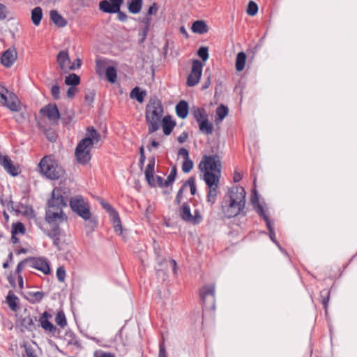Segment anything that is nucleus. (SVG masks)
<instances>
[{
  "label": "nucleus",
  "mask_w": 357,
  "mask_h": 357,
  "mask_svg": "<svg viewBox=\"0 0 357 357\" xmlns=\"http://www.w3.org/2000/svg\"><path fill=\"white\" fill-rule=\"evenodd\" d=\"M100 204L102 205V208H105L109 213V217L113 216V212L117 213V211L109 203L105 202L103 200H101Z\"/></svg>",
  "instance_id": "obj_50"
},
{
  "label": "nucleus",
  "mask_w": 357,
  "mask_h": 357,
  "mask_svg": "<svg viewBox=\"0 0 357 357\" xmlns=\"http://www.w3.org/2000/svg\"><path fill=\"white\" fill-rule=\"evenodd\" d=\"M150 28L144 26L141 31L140 35L142 36V39L140 40L141 43L144 42L146 39L147 34L149 31Z\"/></svg>",
  "instance_id": "obj_59"
},
{
  "label": "nucleus",
  "mask_w": 357,
  "mask_h": 357,
  "mask_svg": "<svg viewBox=\"0 0 357 357\" xmlns=\"http://www.w3.org/2000/svg\"><path fill=\"white\" fill-rule=\"evenodd\" d=\"M56 62L61 71L66 73L73 70V66H71V61L68 51L62 50L56 56Z\"/></svg>",
  "instance_id": "obj_12"
},
{
  "label": "nucleus",
  "mask_w": 357,
  "mask_h": 357,
  "mask_svg": "<svg viewBox=\"0 0 357 357\" xmlns=\"http://www.w3.org/2000/svg\"><path fill=\"white\" fill-rule=\"evenodd\" d=\"M193 162L190 159L185 160L182 165V170L185 173L190 172L193 168Z\"/></svg>",
  "instance_id": "obj_46"
},
{
  "label": "nucleus",
  "mask_w": 357,
  "mask_h": 357,
  "mask_svg": "<svg viewBox=\"0 0 357 357\" xmlns=\"http://www.w3.org/2000/svg\"><path fill=\"white\" fill-rule=\"evenodd\" d=\"M43 17V10L40 7H36L31 11V20L34 25L40 24Z\"/></svg>",
  "instance_id": "obj_31"
},
{
  "label": "nucleus",
  "mask_w": 357,
  "mask_h": 357,
  "mask_svg": "<svg viewBox=\"0 0 357 357\" xmlns=\"http://www.w3.org/2000/svg\"><path fill=\"white\" fill-rule=\"evenodd\" d=\"M36 317H32L28 315L24 317L22 320V325L27 330L31 331L35 328L34 321H36Z\"/></svg>",
  "instance_id": "obj_35"
},
{
  "label": "nucleus",
  "mask_w": 357,
  "mask_h": 357,
  "mask_svg": "<svg viewBox=\"0 0 357 357\" xmlns=\"http://www.w3.org/2000/svg\"><path fill=\"white\" fill-rule=\"evenodd\" d=\"M176 176V167L175 166H174L172 168L171 172H170L169 176H167V178L165 181V185L166 186H168L169 185L172 184L174 182V181L175 180Z\"/></svg>",
  "instance_id": "obj_45"
},
{
  "label": "nucleus",
  "mask_w": 357,
  "mask_h": 357,
  "mask_svg": "<svg viewBox=\"0 0 357 357\" xmlns=\"http://www.w3.org/2000/svg\"><path fill=\"white\" fill-rule=\"evenodd\" d=\"M183 188H186L187 186H189L190 188V192L192 195H194L196 193V183H195V178L193 177H190L183 185Z\"/></svg>",
  "instance_id": "obj_44"
},
{
  "label": "nucleus",
  "mask_w": 357,
  "mask_h": 357,
  "mask_svg": "<svg viewBox=\"0 0 357 357\" xmlns=\"http://www.w3.org/2000/svg\"><path fill=\"white\" fill-rule=\"evenodd\" d=\"M40 114L47 117L52 123H56L60 117L58 107L56 105L49 104L40 109Z\"/></svg>",
  "instance_id": "obj_16"
},
{
  "label": "nucleus",
  "mask_w": 357,
  "mask_h": 357,
  "mask_svg": "<svg viewBox=\"0 0 357 357\" xmlns=\"http://www.w3.org/2000/svg\"><path fill=\"white\" fill-rule=\"evenodd\" d=\"M204 173V180L208 188H218L220 171L206 172Z\"/></svg>",
  "instance_id": "obj_19"
},
{
  "label": "nucleus",
  "mask_w": 357,
  "mask_h": 357,
  "mask_svg": "<svg viewBox=\"0 0 357 357\" xmlns=\"http://www.w3.org/2000/svg\"><path fill=\"white\" fill-rule=\"evenodd\" d=\"M80 82V78L75 73L70 74L65 78V84L68 86H75Z\"/></svg>",
  "instance_id": "obj_37"
},
{
  "label": "nucleus",
  "mask_w": 357,
  "mask_h": 357,
  "mask_svg": "<svg viewBox=\"0 0 357 357\" xmlns=\"http://www.w3.org/2000/svg\"><path fill=\"white\" fill-rule=\"evenodd\" d=\"M0 165L3 167L5 171L11 176H17L18 172V167L15 166L11 159L6 155H2L0 153Z\"/></svg>",
  "instance_id": "obj_17"
},
{
  "label": "nucleus",
  "mask_w": 357,
  "mask_h": 357,
  "mask_svg": "<svg viewBox=\"0 0 357 357\" xmlns=\"http://www.w3.org/2000/svg\"><path fill=\"white\" fill-rule=\"evenodd\" d=\"M26 353L27 357H38L37 355L35 354L33 349L26 348Z\"/></svg>",
  "instance_id": "obj_64"
},
{
  "label": "nucleus",
  "mask_w": 357,
  "mask_h": 357,
  "mask_svg": "<svg viewBox=\"0 0 357 357\" xmlns=\"http://www.w3.org/2000/svg\"><path fill=\"white\" fill-rule=\"evenodd\" d=\"M94 357H114V356L110 353L105 352L102 351H97L94 353Z\"/></svg>",
  "instance_id": "obj_56"
},
{
  "label": "nucleus",
  "mask_w": 357,
  "mask_h": 357,
  "mask_svg": "<svg viewBox=\"0 0 357 357\" xmlns=\"http://www.w3.org/2000/svg\"><path fill=\"white\" fill-rule=\"evenodd\" d=\"M158 357H167L166 350L163 342L160 344Z\"/></svg>",
  "instance_id": "obj_62"
},
{
  "label": "nucleus",
  "mask_w": 357,
  "mask_h": 357,
  "mask_svg": "<svg viewBox=\"0 0 357 357\" xmlns=\"http://www.w3.org/2000/svg\"><path fill=\"white\" fill-rule=\"evenodd\" d=\"M52 318V314L47 312H44L38 319L40 326L45 331L53 335L56 332V327L54 326L49 319Z\"/></svg>",
  "instance_id": "obj_18"
},
{
  "label": "nucleus",
  "mask_w": 357,
  "mask_h": 357,
  "mask_svg": "<svg viewBox=\"0 0 357 357\" xmlns=\"http://www.w3.org/2000/svg\"><path fill=\"white\" fill-rule=\"evenodd\" d=\"M154 167H155V158H151L149 161V164L147 165L145 170V176L148 183L151 186H155V179L153 176L154 173Z\"/></svg>",
  "instance_id": "obj_22"
},
{
  "label": "nucleus",
  "mask_w": 357,
  "mask_h": 357,
  "mask_svg": "<svg viewBox=\"0 0 357 357\" xmlns=\"http://www.w3.org/2000/svg\"><path fill=\"white\" fill-rule=\"evenodd\" d=\"M56 277L58 280L63 282L66 278V271L63 267L59 266L56 270Z\"/></svg>",
  "instance_id": "obj_52"
},
{
  "label": "nucleus",
  "mask_w": 357,
  "mask_h": 357,
  "mask_svg": "<svg viewBox=\"0 0 357 357\" xmlns=\"http://www.w3.org/2000/svg\"><path fill=\"white\" fill-rule=\"evenodd\" d=\"M55 322L61 328H64L67 325V321L63 312L59 311L57 312L55 317Z\"/></svg>",
  "instance_id": "obj_42"
},
{
  "label": "nucleus",
  "mask_w": 357,
  "mask_h": 357,
  "mask_svg": "<svg viewBox=\"0 0 357 357\" xmlns=\"http://www.w3.org/2000/svg\"><path fill=\"white\" fill-rule=\"evenodd\" d=\"M47 235L52 240L53 244L59 250H61V244L64 242L65 234L59 227H52L47 234Z\"/></svg>",
  "instance_id": "obj_14"
},
{
  "label": "nucleus",
  "mask_w": 357,
  "mask_h": 357,
  "mask_svg": "<svg viewBox=\"0 0 357 357\" xmlns=\"http://www.w3.org/2000/svg\"><path fill=\"white\" fill-rule=\"evenodd\" d=\"M51 93L55 100H58L60 98V88L56 84L51 87Z\"/></svg>",
  "instance_id": "obj_53"
},
{
  "label": "nucleus",
  "mask_w": 357,
  "mask_h": 357,
  "mask_svg": "<svg viewBox=\"0 0 357 357\" xmlns=\"http://www.w3.org/2000/svg\"><path fill=\"white\" fill-rule=\"evenodd\" d=\"M200 298L204 305L207 303L208 297L211 298V305L212 307L215 306V285L207 284L204 286L199 291Z\"/></svg>",
  "instance_id": "obj_13"
},
{
  "label": "nucleus",
  "mask_w": 357,
  "mask_h": 357,
  "mask_svg": "<svg viewBox=\"0 0 357 357\" xmlns=\"http://www.w3.org/2000/svg\"><path fill=\"white\" fill-rule=\"evenodd\" d=\"M162 114L163 107L160 100L156 98H151L146 105L145 113L149 133H153L159 129Z\"/></svg>",
  "instance_id": "obj_3"
},
{
  "label": "nucleus",
  "mask_w": 357,
  "mask_h": 357,
  "mask_svg": "<svg viewBox=\"0 0 357 357\" xmlns=\"http://www.w3.org/2000/svg\"><path fill=\"white\" fill-rule=\"evenodd\" d=\"M106 67H105V62L102 60H97L96 61V72L97 73L101 76L102 74L105 71Z\"/></svg>",
  "instance_id": "obj_48"
},
{
  "label": "nucleus",
  "mask_w": 357,
  "mask_h": 357,
  "mask_svg": "<svg viewBox=\"0 0 357 357\" xmlns=\"http://www.w3.org/2000/svg\"><path fill=\"white\" fill-rule=\"evenodd\" d=\"M67 219L66 215L63 210L48 207L45 213V220L52 226L59 227V225Z\"/></svg>",
  "instance_id": "obj_10"
},
{
  "label": "nucleus",
  "mask_w": 357,
  "mask_h": 357,
  "mask_svg": "<svg viewBox=\"0 0 357 357\" xmlns=\"http://www.w3.org/2000/svg\"><path fill=\"white\" fill-rule=\"evenodd\" d=\"M256 211L259 213V215L260 216H261L263 218V219L265 220V222L266 223V226H267L269 233H270L271 239L273 242L276 243L275 233L273 230V227L271 226V221L268 217V215L266 214V211L264 210L263 206L259 203L256 206Z\"/></svg>",
  "instance_id": "obj_20"
},
{
  "label": "nucleus",
  "mask_w": 357,
  "mask_h": 357,
  "mask_svg": "<svg viewBox=\"0 0 357 357\" xmlns=\"http://www.w3.org/2000/svg\"><path fill=\"white\" fill-rule=\"evenodd\" d=\"M110 219L115 232L119 235L122 234V225L118 213L113 212V216L110 217Z\"/></svg>",
  "instance_id": "obj_29"
},
{
  "label": "nucleus",
  "mask_w": 357,
  "mask_h": 357,
  "mask_svg": "<svg viewBox=\"0 0 357 357\" xmlns=\"http://www.w3.org/2000/svg\"><path fill=\"white\" fill-rule=\"evenodd\" d=\"M68 191L60 187L55 188L52 192L51 198L47 202L48 207L63 210L67 206V197Z\"/></svg>",
  "instance_id": "obj_6"
},
{
  "label": "nucleus",
  "mask_w": 357,
  "mask_h": 357,
  "mask_svg": "<svg viewBox=\"0 0 357 357\" xmlns=\"http://www.w3.org/2000/svg\"><path fill=\"white\" fill-rule=\"evenodd\" d=\"M178 155L179 156H181L184 158V160H188V159H190L189 158V152L188 151L185 149V148H181L178 150Z\"/></svg>",
  "instance_id": "obj_55"
},
{
  "label": "nucleus",
  "mask_w": 357,
  "mask_h": 357,
  "mask_svg": "<svg viewBox=\"0 0 357 357\" xmlns=\"http://www.w3.org/2000/svg\"><path fill=\"white\" fill-rule=\"evenodd\" d=\"M246 11H247V13L249 15L255 16L257 13V12H258V6H257V4L255 2L252 1H250L248 3Z\"/></svg>",
  "instance_id": "obj_43"
},
{
  "label": "nucleus",
  "mask_w": 357,
  "mask_h": 357,
  "mask_svg": "<svg viewBox=\"0 0 357 357\" xmlns=\"http://www.w3.org/2000/svg\"><path fill=\"white\" fill-rule=\"evenodd\" d=\"M105 76L109 82L114 83L116 79V70L115 68L113 66L107 67L105 69Z\"/></svg>",
  "instance_id": "obj_38"
},
{
  "label": "nucleus",
  "mask_w": 357,
  "mask_h": 357,
  "mask_svg": "<svg viewBox=\"0 0 357 357\" xmlns=\"http://www.w3.org/2000/svg\"><path fill=\"white\" fill-rule=\"evenodd\" d=\"M191 29L195 33L203 34L208 32V27L204 21L197 20L192 24Z\"/></svg>",
  "instance_id": "obj_24"
},
{
  "label": "nucleus",
  "mask_w": 357,
  "mask_h": 357,
  "mask_svg": "<svg viewBox=\"0 0 357 357\" xmlns=\"http://www.w3.org/2000/svg\"><path fill=\"white\" fill-rule=\"evenodd\" d=\"M321 297L322 298L321 303L324 305V307L326 310L327 305L329 302L330 299V293L327 290H324L321 291Z\"/></svg>",
  "instance_id": "obj_47"
},
{
  "label": "nucleus",
  "mask_w": 357,
  "mask_h": 357,
  "mask_svg": "<svg viewBox=\"0 0 357 357\" xmlns=\"http://www.w3.org/2000/svg\"><path fill=\"white\" fill-rule=\"evenodd\" d=\"M203 65L199 60H195L192 63V70L187 79V84L194 86L199 82L202 73Z\"/></svg>",
  "instance_id": "obj_11"
},
{
  "label": "nucleus",
  "mask_w": 357,
  "mask_h": 357,
  "mask_svg": "<svg viewBox=\"0 0 357 357\" xmlns=\"http://www.w3.org/2000/svg\"><path fill=\"white\" fill-rule=\"evenodd\" d=\"M176 123L172 121L169 116H166L162 119V130L165 135H169L174 129Z\"/></svg>",
  "instance_id": "obj_26"
},
{
  "label": "nucleus",
  "mask_w": 357,
  "mask_h": 357,
  "mask_svg": "<svg viewBox=\"0 0 357 357\" xmlns=\"http://www.w3.org/2000/svg\"><path fill=\"white\" fill-rule=\"evenodd\" d=\"M142 0H131L128 4V10L132 14H137L141 11Z\"/></svg>",
  "instance_id": "obj_33"
},
{
  "label": "nucleus",
  "mask_w": 357,
  "mask_h": 357,
  "mask_svg": "<svg viewBox=\"0 0 357 357\" xmlns=\"http://www.w3.org/2000/svg\"><path fill=\"white\" fill-rule=\"evenodd\" d=\"M17 59V52L15 49H8L3 52L1 61L5 67H10Z\"/></svg>",
  "instance_id": "obj_21"
},
{
  "label": "nucleus",
  "mask_w": 357,
  "mask_h": 357,
  "mask_svg": "<svg viewBox=\"0 0 357 357\" xmlns=\"http://www.w3.org/2000/svg\"><path fill=\"white\" fill-rule=\"evenodd\" d=\"M18 298L17 297L10 291L8 293V296H6V301L8 306L10 308L14 311L16 312L17 310V301Z\"/></svg>",
  "instance_id": "obj_34"
},
{
  "label": "nucleus",
  "mask_w": 357,
  "mask_h": 357,
  "mask_svg": "<svg viewBox=\"0 0 357 357\" xmlns=\"http://www.w3.org/2000/svg\"><path fill=\"white\" fill-rule=\"evenodd\" d=\"M70 206L72 210L85 221H89L87 225L91 228L96 226V221L91 218L89 206L82 196H75L70 199Z\"/></svg>",
  "instance_id": "obj_5"
},
{
  "label": "nucleus",
  "mask_w": 357,
  "mask_h": 357,
  "mask_svg": "<svg viewBox=\"0 0 357 357\" xmlns=\"http://www.w3.org/2000/svg\"><path fill=\"white\" fill-rule=\"evenodd\" d=\"M199 169L202 172L220 171V158L216 155H204L199 165Z\"/></svg>",
  "instance_id": "obj_8"
},
{
  "label": "nucleus",
  "mask_w": 357,
  "mask_h": 357,
  "mask_svg": "<svg viewBox=\"0 0 357 357\" xmlns=\"http://www.w3.org/2000/svg\"><path fill=\"white\" fill-rule=\"evenodd\" d=\"M179 215L183 220L193 225H197L202 220V216L199 211L195 209L192 214L189 204L186 202L183 203L180 208Z\"/></svg>",
  "instance_id": "obj_9"
},
{
  "label": "nucleus",
  "mask_w": 357,
  "mask_h": 357,
  "mask_svg": "<svg viewBox=\"0 0 357 357\" xmlns=\"http://www.w3.org/2000/svg\"><path fill=\"white\" fill-rule=\"evenodd\" d=\"M200 131L206 135H211L213 131V126L209 123L208 118L199 123Z\"/></svg>",
  "instance_id": "obj_30"
},
{
  "label": "nucleus",
  "mask_w": 357,
  "mask_h": 357,
  "mask_svg": "<svg viewBox=\"0 0 357 357\" xmlns=\"http://www.w3.org/2000/svg\"><path fill=\"white\" fill-rule=\"evenodd\" d=\"M247 56L243 52L238 53L235 62L236 70L238 72L242 71L245 65Z\"/></svg>",
  "instance_id": "obj_28"
},
{
  "label": "nucleus",
  "mask_w": 357,
  "mask_h": 357,
  "mask_svg": "<svg viewBox=\"0 0 357 357\" xmlns=\"http://www.w3.org/2000/svg\"><path fill=\"white\" fill-rule=\"evenodd\" d=\"M184 188L182 186L179 190L177 192V195L175 198V203L176 204H179L182 200L183 198V193Z\"/></svg>",
  "instance_id": "obj_57"
},
{
  "label": "nucleus",
  "mask_w": 357,
  "mask_h": 357,
  "mask_svg": "<svg viewBox=\"0 0 357 357\" xmlns=\"http://www.w3.org/2000/svg\"><path fill=\"white\" fill-rule=\"evenodd\" d=\"M100 139L101 136L96 129L93 127L87 128L86 137L79 141L75 149V158L79 164L86 165L90 161L92 148Z\"/></svg>",
  "instance_id": "obj_2"
},
{
  "label": "nucleus",
  "mask_w": 357,
  "mask_h": 357,
  "mask_svg": "<svg viewBox=\"0 0 357 357\" xmlns=\"http://www.w3.org/2000/svg\"><path fill=\"white\" fill-rule=\"evenodd\" d=\"M99 8L104 13H116L119 10L107 0H102L99 3Z\"/></svg>",
  "instance_id": "obj_27"
},
{
  "label": "nucleus",
  "mask_w": 357,
  "mask_h": 357,
  "mask_svg": "<svg viewBox=\"0 0 357 357\" xmlns=\"http://www.w3.org/2000/svg\"><path fill=\"white\" fill-rule=\"evenodd\" d=\"M77 92V89L75 86H71L67 91V96L68 98H72Z\"/></svg>",
  "instance_id": "obj_60"
},
{
  "label": "nucleus",
  "mask_w": 357,
  "mask_h": 357,
  "mask_svg": "<svg viewBox=\"0 0 357 357\" xmlns=\"http://www.w3.org/2000/svg\"><path fill=\"white\" fill-rule=\"evenodd\" d=\"M0 103L12 112H18L20 109V103L18 98L10 92L3 86L0 84Z\"/></svg>",
  "instance_id": "obj_7"
},
{
  "label": "nucleus",
  "mask_w": 357,
  "mask_h": 357,
  "mask_svg": "<svg viewBox=\"0 0 357 357\" xmlns=\"http://www.w3.org/2000/svg\"><path fill=\"white\" fill-rule=\"evenodd\" d=\"M7 13V8L3 4L0 3V20L6 18Z\"/></svg>",
  "instance_id": "obj_54"
},
{
  "label": "nucleus",
  "mask_w": 357,
  "mask_h": 357,
  "mask_svg": "<svg viewBox=\"0 0 357 357\" xmlns=\"http://www.w3.org/2000/svg\"><path fill=\"white\" fill-rule=\"evenodd\" d=\"M30 266L36 269L43 272L44 274L47 275L50 273V268L47 260L43 257L31 258L28 260Z\"/></svg>",
  "instance_id": "obj_15"
},
{
  "label": "nucleus",
  "mask_w": 357,
  "mask_h": 357,
  "mask_svg": "<svg viewBox=\"0 0 357 357\" xmlns=\"http://www.w3.org/2000/svg\"><path fill=\"white\" fill-rule=\"evenodd\" d=\"M146 94L145 91H140L139 88L136 86L131 91L130 96L131 98L136 99L141 103L144 101Z\"/></svg>",
  "instance_id": "obj_32"
},
{
  "label": "nucleus",
  "mask_w": 357,
  "mask_h": 357,
  "mask_svg": "<svg viewBox=\"0 0 357 357\" xmlns=\"http://www.w3.org/2000/svg\"><path fill=\"white\" fill-rule=\"evenodd\" d=\"M116 13L118 14V19L120 21H121V22L126 21V20H127V15L126 13L121 12L120 9H119V10L118 12H116Z\"/></svg>",
  "instance_id": "obj_63"
},
{
  "label": "nucleus",
  "mask_w": 357,
  "mask_h": 357,
  "mask_svg": "<svg viewBox=\"0 0 357 357\" xmlns=\"http://www.w3.org/2000/svg\"><path fill=\"white\" fill-rule=\"evenodd\" d=\"M50 17L54 24L59 27H64L67 25L66 20L56 10H50Z\"/></svg>",
  "instance_id": "obj_23"
},
{
  "label": "nucleus",
  "mask_w": 357,
  "mask_h": 357,
  "mask_svg": "<svg viewBox=\"0 0 357 357\" xmlns=\"http://www.w3.org/2000/svg\"><path fill=\"white\" fill-rule=\"evenodd\" d=\"M208 192L206 197V202L212 206L216 201V197L218 195V189L215 188H208Z\"/></svg>",
  "instance_id": "obj_39"
},
{
  "label": "nucleus",
  "mask_w": 357,
  "mask_h": 357,
  "mask_svg": "<svg viewBox=\"0 0 357 357\" xmlns=\"http://www.w3.org/2000/svg\"><path fill=\"white\" fill-rule=\"evenodd\" d=\"M176 114L181 119H185L188 114V105L184 100L180 101L176 106Z\"/></svg>",
  "instance_id": "obj_25"
},
{
  "label": "nucleus",
  "mask_w": 357,
  "mask_h": 357,
  "mask_svg": "<svg viewBox=\"0 0 357 357\" xmlns=\"http://www.w3.org/2000/svg\"><path fill=\"white\" fill-rule=\"evenodd\" d=\"M24 231H25V228L22 223L17 222V223L13 225V231H12L13 234H16V233L24 234Z\"/></svg>",
  "instance_id": "obj_51"
},
{
  "label": "nucleus",
  "mask_w": 357,
  "mask_h": 357,
  "mask_svg": "<svg viewBox=\"0 0 357 357\" xmlns=\"http://www.w3.org/2000/svg\"><path fill=\"white\" fill-rule=\"evenodd\" d=\"M229 109L227 107L221 105L216 109V114L218 116V119L219 121H222L228 114Z\"/></svg>",
  "instance_id": "obj_41"
},
{
  "label": "nucleus",
  "mask_w": 357,
  "mask_h": 357,
  "mask_svg": "<svg viewBox=\"0 0 357 357\" xmlns=\"http://www.w3.org/2000/svg\"><path fill=\"white\" fill-rule=\"evenodd\" d=\"M109 1L115 7V8L119 10L123 0H109Z\"/></svg>",
  "instance_id": "obj_61"
},
{
  "label": "nucleus",
  "mask_w": 357,
  "mask_h": 357,
  "mask_svg": "<svg viewBox=\"0 0 357 357\" xmlns=\"http://www.w3.org/2000/svg\"><path fill=\"white\" fill-rule=\"evenodd\" d=\"M192 112L194 118L198 123L202 121L204 119H207V114H206V112L204 109L195 108Z\"/></svg>",
  "instance_id": "obj_36"
},
{
  "label": "nucleus",
  "mask_w": 357,
  "mask_h": 357,
  "mask_svg": "<svg viewBox=\"0 0 357 357\" xmlns=\"http://www.w3.org/2000/svg\"><path fill=\"white\" fill-rule=\"evenodd\" d=\"M199 56L206 61L208 58V50L206 47H202L199 49L197 52Z\"/></svg>",
  "instance_id": "obj_49"
},
{
  "label": "nucleus",
  "mask_w": 357,
  "mask_h": 357,
  "mask_svg": "<svg viewBox=\"0 0 357 357\" xmlns=\"http://www.w3.org/2000/svg\"><path fill=\"white\" fill-rule=\"evenodd\" d=\"M245 189L238 185L229 188L221 202V213L226 218L240 215L245 206Z\"/></svg>",
  "instance_id": "obj_1"
},
{
  "label": "nucleus",
  "mask_w": 357,
  "mask_h": 357,
  "mask_svg": "<svg viewBox=\"0 0 357 357\" xmlns=\"http://www.w3.org/2000/svg\"><path fill=\"white\" fill-rule=\"evenodd\" d=\"M38 166L42 174L52 180L59 178L64 173L61 166L52 155L45 156L40 160Z\"/></svg>",
  "instance_id": "obj_4"
},
{
  "label": "nucleus",
  "mask_w": 357,
  "mask_h": 357,
  "mask_svg": "<svg viewBox=\"0 0 357 357\" xmlns=\"http://www.w3.org/2000/svg\"><path fill=\"white\" fill-rule=\"evenodd\" d=\"M158 7L156 3H153L152 6H151L148 10V15L150 16L151 15L155 14L158 11Z\"/></svg>",
  "instance_id": "obj_58"
},
{
  "label": "nucleus",
  "mask_w": 357,
  "mask_h": 357,
  "mask_svg": "<svg viewBox=\"0 0 357 357\" xmlns=\"http://www.w3.org/2000/svg\"><path fill=\"white\" fill-rule=\"evenodd\" d=\"M44 297V294L42 291L31 292L29 294L28 300L33 303L40 302Z\"/></svg>",
  "instance_id": "obj_40"
}]
</instances>
